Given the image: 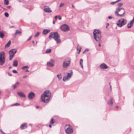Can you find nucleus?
Returning a JSON list of instances; mask_svg holds the SVG:
<instances>
[{
	"instance_id": "nucleus-1",
	"label": "nucleus",
	"mask_w": 134,
	"mask_h": 134,
	"mask_svg": "<svg viewBox=\"0 0 134 134\" xmlns=\"http://www.w3.org/2000/svg\"><path fill=\"white\" fill-rule=\"evenodd\" d=\"M51 97V93L50 91L46 90L41 95V100L42 102L48 103Z\"/></svg>"
},
{
	"instance_id": "nucleus-2",
	"label": "nucleus",
	"mask_w": 134,
	"mask_h": 134,
	"mask_svg": "<svg viewBox=\"0 0 134 134\" xmlns=\"http://www.w3.org/2000/svg\"><path fill=\"white\" fill-rule=\"evenodd\" d=\"M49 38V39L53 38L57 43H60L61 41L60 36L57 32L50 33Z\"/></svg>"
},
{
	"instance_id": "nucleus-3",
	"label": "nucleus",
	"mask_w": 134,
	"mask_h": 134,
	"mask_svg": "<svg viewBox=\"0 0 134 134\" xmlns=\"http://www.w3.org/2000/svg\"><path fill=\"white\" fill-rule=\"evenodd\" d=\"M93 34L95 39L97 41L100 43L102 37L101 31L95 29L93 32Z\"/></svg>"
},
{
	"instance_id": "nucleus-4",
	"label": "nucleus",
	"mask_w": 134,
	"mask_h": 134,
	"mask_svg": "<svg viewBox=\"0 0 134 134\" xmlns=\"http://www.w3.org/2000/svg\"><path fill=\"white\" fill-rule=\"evenodd\" d=\"M125 11L123 8H118L115 12L116 15L120 17H121L124 16L125 14Z\"/></svg>"
},
{
	"instance_id": "nucleus-5",
	"label": "nucleus",
	"mask_w": 134,
	"mask_h": 134,
	"mask_svg": "<svg viewBox=\"0 0 134 134\" xmlns=\"http://www.w3.org/2000/svg\"><path fill=\"white\" fill-rule=\"evenodd\" d=\"M5 62V53L3 52H0V65H3Z\"/></svg>"
},
{
	"instance_id": "nucleus-6",
	"label": "nucleus",
	"mask_w": 134,
	"mask_h": 134,
	"mask_svg": "<svg viewBox=\"0 0 134 134\" xmlns=\"http://www.w3.org/2000/svg\"><path fill=\"white\" fill-rule=\"evenodd\" d=\"M65 128L67 127L65 130V132L67 134H71L72 133L74 130L70 124H66Z\"/></svg>"
},
{
	"instance_id": "nucleus-7",
	"label": "nucleus",
	"mask_w": 134,
	"mask_h": 134,
	"mask_svg": "<svg viewBox=\"0 0 134 134\" xmlns=\"http://www.w3.org/2000/svg\"><path fill=\"white\" fill-rule=\"evenodd\" d=\"M127 23V21L126 20L121 18L119 19L116 23L117 25L119 27H121Z\"/></svg>"
},
{
	"instance_id": "nucleus-8",
	"label": "nucleus",
	"mask_w": 134,
	"mask_h": 134,
	"mask_svg": "<svg viewBox=\"0 0 134 134\" xmlns=\"http://www.w3.org/2000/svg\"><path fill=\"white\" fill-rule=\"evenodd\" d=\"M16 51L15 49H12L9 52L10 54L9 60H11L13 58L16 52Z\"/></svg>"
},
{
	"instance_id": "nucleus-9",
	"label": "nucleus",
	"mask_w": 134,
	"mask_h": 134,
	"mask_svg": "<svg viewBox=\"0 0 134 134\" xmlns=\"http://www.w3.org/2000/svg\"><path fill=\"white\" fill-rule=\"evenodd\" d=\"M62 30L64 31H68L69 30V28L67 25L64 24L62 25L60 27Z\"/></svg>"
},
{
	"instance_id": "nucleus-10",
	"label": "nucleus",
	"mask_w": 134,
	"mask_h": 134,
	"mask_svg": "<svg viewBox=\"0 0 134 134\" xmlns=\"http://www.w3.org/2000/svg\"><path fill=\"white\" fill-rule=\"evenodd\" d=\"M35 96L34 93L33 92L30 93L28 95V97L29 99H33Z\"/></svg>"
},
{
	"instance_id": "nucleus-11",
	"label": "nucleus",
	"mask_w": 134,
	"mask_h": 134,
	"mask_svg": "<svg viewBox=\"0 0 134 134\" xmlns=\"http://www.w3.org/2000/svg\"><path fill=\"white\" fill-rule=\"evenodd\" d=\"M44 10L45 12L49 13L52 12V10L50 9V8L47 6H45L44 7Z\"/></svg>"
},
{
	"instance_id": "nucleus-12",
	"label": "nucleus",
	"mask_w": 134,
	"mask_h": 134,
	"mask_svg": "<svg viewBox=\"0 0 134 134\" xmlns=\"http://www.w3.org/2000/svg\"><path fill=\"white\" fill-rule=\"evenodd\" d=\"M70 63V61H69L67 62H64L63 63V66L64 68H66L69 65Z\"/></svg>"
},
{
	"instance_id": "nucleus-13",
	"label": "nucleus",
	"mask_w": 134,
	"mask_h": 134,
	"mask_svg": "<svg viewBox=\"0 0 134 134\" xmlns=\"http://www.w3.org/2000/svg\"><path fill=\"white\" fill-rule=\"evenodd\" d=\"M134 23V18L132 19V20L131 21L130 23H129L127 25V27L128 28H129L131 27V26H132L133 24Z\"/></svg>"
},
{
	"instance_id": "nucleus-14",
	"label": "nucleus",
	"mask_w": 134,
	"mask_h": 134,
	"mask_svg": "<svg viewBox=\"0 0 134 134\" xmlns=\"http://www.w3.org/2000/svg\"><path fill=\"white\" fill-rule=\"evenodd\" d=\"M27 127V124L25 123L21 125L20 126V128L21 130H23L26 129Z\"/></svg>"
},
{
	"instance_id": "nucleus-15",
	"label": "nucleus",
	"mask_w": 134,
	"mask_h": 134,
	"mask_svg": "<svg viewBox=\"0 0 134 134\" xmlns=\"http://www.w3.org/2000/svg\"><path fill=\"white\" fill-rule=\"evenodd\" d=\"M100 67L102 69H106L108 68L107 65L104 63L101 64L100 65Z\"/></svg>"
},
{
	"instance_id": "nucleus-16",
	"label": "nucleus",
	"mask_w": 134,
	"mask_h": 134,
	"mask_svg": "<svg viewBox=\"0 0 134 134\" xmlns=\"http://www.w3.org/2000/svg\"><path fill=\"white\" fill-rule=\"evenodd\" d=\"M50 31L49 30L44 29L42 33L43 34L46 35L49 33Z\"/></svg>"
},
{
	"instance_id": "nucleus-17",
	"label": "nucleus",
	"mask_w": 134,
	"mask_h": 134,
	"mask_svg": "<svg viewBox=\"0 0 134 134\" xmlns=\"http://www.w3.org/2000/svg\"><path fill=\"white\" fill-rule=\"evenodd\" d=\"M17 93L21 97H25V95L23 92H18Z\"/></svg>"
},
{
	"instance_id": "nucleus-18",
	"label": "nucleus",
	"mask_w": 134,
	"mask_h": 134,
	"mask_svg": "<svg viewBox=\"0 0 134 134\" xmlns=\"http://www.w3.org/2000/svg\"><path fill=\"white\" fill-rule=\"evenodd\" d=\"M18 64V62L16 60H15L13 62V65L14 66L16 67L17 66Z\"/></svg>"
},
{
	"instance_id": "nucleus-19",
	"label": "nucleus",
	"mask_w": 134,
	"mask_h": 134,
	"mask_svg": "<svg viewBox=\"0 0 134 134\" xmlns=\"http://www.w3.org/2000/svg\"><path fill=\"white\" fill-rule=\"evenodd\" d=\"M114 99L113 98H111L110 99L109 101L108 102V104L112 105L113 104V101Z\"/></svg>"
},
{
	"instance_id": "nucleus-20",
	"label": "nucleus",
	"mask_w": 134,
	"mask_h": 134,
	"mask_svg": "<svg viewBox=\"0 0 134 134\" xmlns=\"http://www.w3.org/2000/svg\"><path fill=\"white\" fill-rule=\"evenodd\" d=\"M4 33L2 31H0V37L2 38L4 37Z\"/></svg>"
},
{
	"instance_id": "nucleus-21",
	"label": "nucleus",
	"mask_w": 134,
	"mask_h": 134,
	"mask_svg": "<svg viewBox=\"0 0 134 134\" xmlns=\"http://www.w3.org/2000/svg\"><path fill=\"white\" fill-rule=\"evenodd\" d=\"M77 50L79 51V52H78V53L79 54L81 51V47L78 45L77 47Z\"/></svg>"
},
{
	"instance_id": "nucleus-22",
	"label": "nucleus",
	"mask_w": 134,
	"mask_h": 134,
	"mask_svg": "<svg viewBox=\"0 0 134 134\" xmlns=\"http://www.w3.org/2000/svg\"><path fill=\"white\" fill-rule=\"evenodd\" d=\"M47 65L48 66L50 67L53 66H54L53 64L52 63L50 62L47 63Z\"/></svg>"
},
{
	"instance_id": "nucleus-23",
	"label": "nucleus",
	"mask_w": 134,
	"mask_h": 134,
	"mask_svg": "<svg viewBox=\"0 0 134 134\" xmlns=\"http://www.w3.org/2000/svg\"><path fill=\"white\" fill-rule=\"evenodd\" d=\"M80 64L81 65L82 69H83V60L82 59H81L80 60Z\"/></svg>"
},
{
	"instance_id": "nucleus-24",
	"label": "nucleus",
	"mask_w": 134,
	"mask_h": 134,
	"mask_svg": "<svg viewBox=\"0 0 134 134\" xmlns=\"http://www.w3.org/2000/svg\"><path fill=\"white\" fill-rule=\"evenodd\" d=\"M21 31H19L18 30H16V32L15 33V36L16 35H17V34H21Z\"/></svg>"
},
{
	"instance_id": "nucleus-25",
	"label": "nucleus",
	"mask_w": 134,
	"mask_h": 134,
	"mask_svg": "<svg viewBox=\"0 0 134 134\" xmlns=\"http://www.w3.org/2000/svg\"><path fill=\"white\" fill-rule=\"evenodd\" d=\"M11 43V42L10 41H9L5 45V47L6 48L7 47H9Z\"/></svg>"
},
{
	"instance_id": "nucleus-26",
	"label": "nucleus",
	"mask_w": 134,
	"mask_h": 134,
	"mask_svg": "<svg viewBox=\"0 0 134 134\" xmlns=\"http://www.w3.org/2000/svg\"><path fill=\"white\" fill-rule=\"evenodd\" d=\"M72 72L71 71L70 73H68L67 77L69 78H70L71 77V76L72 75Z\"/></svg>"
},
{
	"instance_id": "nucleus-27",
	"label": "nucleus",
	"mask_w": 134,
	"mask_h": 134,
	"mask_svg": "<svg viewBox=\"0 0 134 134\" xmlns=\"http://www.w3.org/2000/svg\"><path fill=\"white\" fill-rule=\"evenodd\" d=\"M19 85V82H17V83H16L13 86V88L14 89L15 88H16Z\"/></svg>"
},
{
	"instance_id": "nucleus-28",
	"label": "nucleus",
	"mask_w": 134,
	"mask_h": 134,
	"mask_svg": "<svg viewBox=\"0 0 134 134\" xmlns=\"http://www.w3.org/2000/svg\"><path fill=\"white\" fill-rule=\"evenodd\" d=\"M51 49H47L46 51V53H50L51 52Z\"/></svg>"
},
{
	"instance_id": "nucleus-29",
	"label": "nucleus",
	"mask_w": 134,
	"mask_h": 134,
	"mask_svg": "<svg viewBox=\"0 0 134 134\" xmlns=\"http://www.w3.org/2000/svg\"><path fill=\"white\" fill-rule=\"evenodd\" d=\"M9 3V2L8 0H5L4 1V4L7 5H8Z\"/></svg>"
},
{
	"instance_id": "nucleus-30",
	"label": "nucleus",
	"mask_w": 134,
	"mask_h": 134,
	"mask_svg": "<svg viewBox=\"0 0 134 134\" xmlns=\"http://www.w3.org/2000/svg\"><path fill=\"white\" fill-rule=\"evenodd\" d=\"M50 124H53L54 123V122L53 121V118L51 119V120L50 121Z\"/></svg>"
},
{
	"instance_id": "nucleus-31",
	"label": "nucleus",
	"mask_w": 134,
	"mask_h": 134,
	"mask_svg": "<svg viewBox=\"0 0 134 134\" xmlns=\"http://www.w3.org/2000/svg\"><path fill=\"white\" fill-rule=\"evenodd\" d=\"M69 79V78H68L67 76L66 77H64L63 79V80L64 81H66V80H68Z\"/></svg>"
},
{
	"instance_id": "nucleus-32",
	"label": "nucleus",
	"mask_w": 134,
	"mask_h": 134,
	"mask_svg": "<svg viewBox=\"0 0 134 134\" xmlns=\"http://www.w3.org/2000/svg\"><path fill=\"white\" fill-rule=\"evenodd\" d=\"M57 77L59 79L62 78V76L60 74L57 75Z\"/></svg>"
},
{
	"instance_id": "nucleus-33",
	"label": "nucleus",
	"mask_w": 134,
	"mask_h": 134,
	"mask_svg": "<svg viewBox=\"0 0 134 134\" xmlns=\"http://www.w3.org/2000/svg\"><path fill=\"white\" fill-rule=\"evenodd\" d=\"M123 5V3H118L117 4V5L119 7H121Z\"/></svg>"
},
{
	"instance_id": "nucleus-34",
	"label": "nucleus",
	"mask_w": 134,
	"mask_h": 134,
	"mask_svg": "<svg viewBox=\"0 0 134 134\" xmlns=\"http://www.w3.org/2000/svg\"><path fill=\"white\" fill-rule=\"evenodd\" d=\"M40 33L39 32H38L34 36L35 37H37L39 35Z\"/></svg>"
},
{
	"instance_id": "nucleus-35",
	"label": "nucleus",
	"mask_w": 134,
	"mask_h": 134,
	"mask_svg": "<svg viewBox=\"0 0 134 134\" xmlns=\"http://www.w3.org/2000/svg\"><path fill=\"white\" fill-rule=\"evenodd\" d=\"M4 15L5 16L7 17H8L9 16V14H8V13H7V12H5V13H4Z\"/></svg>"
},
{
	"instance_id": "nucleus-36",
	"label": "nucleus",
	"mask_w": 134,
	"mask_h": 134,
	"mask_svg": "<svg viewBox=\"0 0 134 134\" xmlns=\"http://www.w3.org/2000/svg\"><path fill=\"white\" fill-rule=\"evenodd\" d=\"M25 68H28L29 67L27 66H26L23 67V68H22V69H24Z\"/></svg>"
},
{
	"instance_id": "nucleus-37",
	"label": "nucleus",
	"mask_w": 134,
	"mask_h": 134,
	"mask_svg": "<svg viewBox=\"0 0 134 134\" xmlns=\"http://www.w3.org/2000/svg\"><path fill=\"white\" fill-rule=\"evenodd\" d=\"M64 5V3H61L60 4V5H59V7H61L63 6Z\"/></svg>"
},
{
	"instance_id": "nucleus-38",
	"label": "nucleus",
	"mask_w": 134,
	"mask_h": 134,
	"mask_svg": "<svg viewBox=\"0 0 134 134\" xmlns=\"http://www.w3.org/2000/svg\"><path fill=\"white\" fill-rule=\"evenodd\" d=\"M13 73H18V72L17 71L15 70H13Z\"/></svg>"
},
{
	"instance_id": "nucleus-39",
	"label": "nucleus",
	"mask_w": 134,
	"mask_h": 134,
	"mask_svg": "<svg viewBox=\"0 0 134 134\" xmlns=\"http://www.w3.org/2000/svg\"><path fill=\"white\" fill-rule=\"evenodd\" d=\"M88 51V49H85V50L83 52V53H84L86 51Z\"/></svg>"
},
{
	"instance_id": "nucleus-40",
	"label": "nucleus",
	"mask_w": 134,
	"mask_h": 134,
	"mask_svg": "<svg viewBox=\"0 0 134 134\" xmlns=\"http://www.w3.org/2000/svg\"><path fill=\"white\" fill-rule=\"evenodd\" d=\"M32 36H31L27 40V41H28L29 40H30L32 38Z\"/></svg>"
},
{
	"instance_id": "nucleus-41",
	"label": "nucleus",
	"mask_w": 134,
	"mask_h": 134,
	"mask_svg": "<svg viewBox=\"0 0 134 134\" xmlns=\"http://www.w3.org/2000/svg\"><path fill=\"white\" fill-rule=\"evenodd\" d=\"M109 23H107V24L106 26V28H107L109 26Z\"/></svg>"
},
{
	"instance_id": "nucleus-42",
	"label": "nucleus",
	"mask_w": 134,
	"mask_h": 134,
	"mask_svg": "<svg viewBox=\"0 0 134 134\" xmlns=\"http://www.w3.org/2000/svg\"><path fill=\"white\" fill-rule=\"evenodd\" d=\"M15 104V106H18L20 105V104H19L18 103H16Z\"/></svg>"
},
{
	"instance_id": "nucleus-43",
	"label": "nucleus",
	"mask_w": 134,
	"mask_h": 134,
	"mask_svg": "<svg viewBox=\"0 0 134 134\" xmlns=\"http://www.w3.org/2000/svg\"><path fill=\"white\" fill-rule=\"evenodd\" d=\"M116 3V1L115 2H111V4H114V3Z\"/></svg>"
},
{
	"instance_id": "nucleus-44",
	"label": "nucleus",
	"mask_w": 134,
	"mask_h": 134,
	"mask_svg": "<svg viewBox=\"0 0 134 134\" xmlns=\"http://www.w3.org/2000/svg\"><path fill=\"white\" fill-rule=\"evenodd\" d=\"M58 17V19L59 20H61L62 19V18L60 16H59Z\"/></svg>"
},
{
	"instance_id": "nucleus-45",
	"label": "nucleus",
	"mask_w": 134,
	"mask_h": 134,
	"mask_svg": "<svg viewBox=\"0 0 134 134\" xmlns=\"http://www.w3.org/2000/svg\"><path fill=\"white\" fill-rule=\"evenodd\" d=\"M8 74L10 76H12V74L9 73H8Z\"/></svg>"
},
{
	"instance_id": "nucleus-46",
	"label": "nucleus",
	"mask_w": 134,
	"mask_h": 134,
	"mask_svg": "<svg viewBox=\"0 0 134 134\" xmlns=\"http://www.w3.org/2000/svg\"><path fill=\"white\" fill-rule=\"evenodd\" d=\"M57 16H55V20H57Z\"/></svg>"
},
{
	"instance_id": "nucleus-47",
	"label": "nucleus",
	"mask_w": 134,
	"mask_h": 134,
	"mask_svg": "<svg viewBox=\"0 0 134 134\" xmlns=\"http://www.w3.org/2000/svg\"><path fill=\"white\" fill-rule=\"evenodd\" d=\"M11 7L10 6H8L7 7V8H10Z\"/></svg>"
},
{
	"instance_id": "nucleus-48",
	"label": "nucleus",
	"mask_w": 134,
	"mask_h": 134,
	"mask_svg": "<svg viewBox=\"0 0 134 134\" xmlns=\"http://www.w3.org/2000/svg\"><path fill=\"white\" fill-rule=\"evenodd\" d=\"M121 0H117L116 2V3L118 2H119Z\"/></svg>"
},
{
	"instance_id": "nucleus-49",
	"label": "nucleus",
	"mask_w": 134,
	"mask_h": 134,
	"mask_svg": "<svg viewBox=\"0 0 134 134\" xmlns=\"http://www.w3.org/2000/svg\"><path fill=\"white\" fill-rule=\"evenodd\" d=\"M108 19H111V16H109L108 17Z\"/></svg>"
},
{
	"instance_id": "nucleus-50",
	"label": "nucleus",
	"mask_w": 134,
	"mask_h": 134,
	"mask_svg": "<svg viewBox=\"0 0 134 134\" xmlns=\"http://www.w3.org/2000/svg\"><path fill=\"white\" fill-rule=\"evenodd\" d=\"M27 76H23V78H26V77H27Z\"/></svg>"
},
{
	"instance_id": "nucleus-51",
	"label": "nucleus",
	"mask_w": 134,
	"mask_h": 134,
	"mask_svg": "<svg viewBox=\"0 0 134 134\" xmlns=\"http://www.w3.org/2000/svg\"><path fill=\"white\" fill-rule=\"evenodd\" d=\"M1 132L3 134H6L5 133H4L3 131H2Z\"/></svg>"
},
{
	"instance_id": "nucleus-52",
	"label": "nucleus",
	"mask_w": 134,
	"mask_h": 134,
	"mask_svg": "<svg viewBox=\"0 0 134 134\" xmlns=\"http://www.w3.org/2000/svg\"><path fill=\"white\" fill-rule=\"evenodd\" d=\"M1 132L3 134H6L5 133H4L3 131H2Z\"/></svg>"
},
{
	"instance_id": "nucleus-53",
	"label": "nucleus",
	"mask_w": 134,
	"mask_h": 134,
	"mask_svg": "<svg viewBox=\"0 0 134 134\" xmlns=\"http://www.w3.org/2000/svg\"><path fill=\"white\" fill-rule=\"evenodd\" d=\"M29 70H28L27 69H26V70L25 71V72H29Z\"/></svg>"
},
{
	"instance_id": "nucleus-54",
	"label": "nucleus",
	"mask_w": 134,
	"mask_h": 134,
	"mask_svg": "<svg viewBox=\"0 0 134 134\" xmlns=\"http://www.w3.org/2000/svg\"><path fill=\"white\" fill-rule=\"evenodd\" d=\"M49 127H50V128H51V127H52V126L51 125H49Z\"/></svg>"
},
{
	"instance_id": "nucleus-55",
	"label": "nucleus",
	"mask_w": 134,
	"mask_h": 134,
	"mask_svg": "<svg viewBox=\"0 0 134 134\" xmlns=\"http://www.w3.org/2000/svg\"><path fill=\"white\" fill-rule=\"evenodd\" d=\"M15 106V104H12V105H11V106Z\"/></svg>"
},
{
	"instance_id": "nucleus-56",
	"label": "nucleus",
	"mask_w": 134,
	"mask_h": 134,
	"mask_svg": "<svg viewBox=\"0 0 134 134\" xmlns=\"http://www.w3.org/2000/svg\"><path fill=\"white\" fill-rule=\"evenodd\" d=\"M98 45H99V47H100V46H101V45H100V43H99V44H98Z\"/></svg>"
},
{
	"instance_id": "nucleus-57",
	"label": "nucleus",
	"mask_w": 134,
	"mask_h": 134,
	"mask_svg": "<svg viewBox=\"0 0 134 134\" xmlns=\"http://www.w3.org/2000/svg\"><path fill=\"white\" fill-rule=\"evenodd\" d=\"M72 7H73V8H74V5H73V4H72Z\"/></svg>"
},
{
	"instance_id": "nucleus-58",
	"label": "nucleus",
	"mask_w": 134,
	"mask_h": 134,
	"mask_svg": "<svg viewBox=\"0 0 134 134\" xmlns=\"http://www.w3.org/2000/svg\"><path fill=\"white\" fill-rule=\"evenodd\" d=\"M53 24H55V21H53Z\"/></svg>"
},
{
	"instance_id": "nucleus-59",
	"label": "nucleus",
	"mask_w": 134,
	"mask_h": 134,
	"mask_svg": "<svg viewBox=\"0 0 134 134\" xmlns=\"http://www.w3.org/2000/svg\"><path fill=\"white\" fill-rule=\"evenodd\" d=\"M32 43H34V42H34V41H32Z\"/></svg>"
},
{
	"instance_id": "nucleus-60",
	"label": "nucleus",
	"mask_w": 134,
	"mask_h": 134,
	"mask_svg": "<svg viewBox=\"0 0 134 134\" xmlns=\"http://www.w3.org/2000/svg\"><path fill=\"white\" fill-rule=\"evenodd\" d=\"M1 30V26H0V30Z\"/></svg>"
},
{
	"instance_id": "nucleus-61",
	"label": "nucleus",
	"mask_w": 134,
	"mask_h": 134,
	"mask_svg": "<svg viewBox=\"0 0 134 134\" xmlns=\"http://www.w3.org/2000/svg\"><path fill=\"white\" fill-rule=\"evenodd\" d=\"M0 131H1V132H2V130L1 129V130H0Z\"/></svg>"
},
{
	"instance_id": "nucleus-62",
	"label": "nucleus",
	"mask_w": 134,
	"mask_h": 134,
	"mask_svg": "<svg viewBox=\"0 0 134 134\" xmlns=\"http://www.w3.org/2000/svg\"><path fill=\"white\" fill-rule=\"evenodd\" d=\"M38 107H38V106H37V107H36V108H38Z\"/></svg>"
},
{
	"instance_id": "nucleus-63",
	"label": "nucleus",
	"mask_w": 134,
	"mask_h": 134,
	"mask_svg": "<svg viewBox=\"0 0 134 134\" xmlns=\"http://www.w3.org/2000/svg\"><path fill=\"white\" fill-rule=\"evenodd\" d=\"M11 68V67H9V69H10V68Z\"/></svg>"
},
{
	"instance_id": "nucleus-64",
	"label": "nucleus",
	"mask_w": 134,
	"mask_h": 134,
	"mask_svg": "<svg viewBox=\"0 0 134 134\" xmlns=\"http://www.w3.org/2000/svg\"><path fill=\"white\" fill-rule=\"evenodd\" d=\"M118 107H117V106H116V108H118Z\"/></svg>"
}]
</instances>
